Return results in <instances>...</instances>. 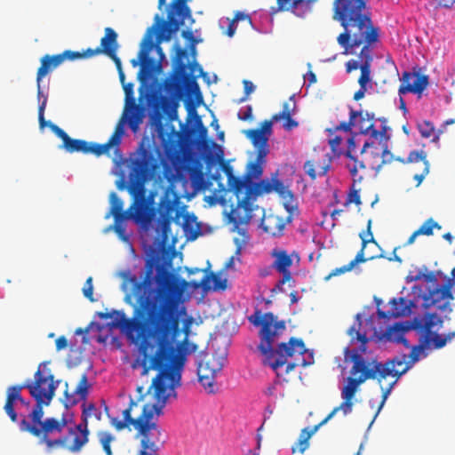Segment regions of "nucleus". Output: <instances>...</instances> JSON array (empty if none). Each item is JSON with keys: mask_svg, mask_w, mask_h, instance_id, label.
<instances>
[{"mask_svg": "<svg viewBox=\"0 0 455 455\" xmlns=\"http://www.w3.org/2000/svg\"><path fill=\"white\" fill-rule=\"evenodd\" d=\"M25 388L26 387L24 383H22L11 386L6 390V400L4 410L12 422L18 421V414L15 411L17 403H20L27 407L29 406V402L25 401L21 396V391Z\"/></svg>", "mask_w": 455, "mask_h": 455, "instance_id": "25", "label": "nucleus"}, {"mask_svg": "<svg viewBox=\"0 0 455 455\" xmlns=\"http://www.w3.org/2000/svg\"><path fill=\"white\" fill-rule=\"evenodd\" d=\"M427 85V76L405 71L401 78L398 93L400 96L406 93L421 94Z\"/></svg>", "mask_w": 455, "mask_h": 455, "instance_id": "23", "label": "nucleus"}, {"mask_svg": "<svg viewBox=\"0 0 455 455\" xmlns=\"http://www.w3.org/2000/svg\"><path fill=\"white\" fill-rule=\"evenodd\" d=\"M94 417L96 419H101V411L97 409L94 403L83 404L82 419H85V422L88 423V419Z\"/></svg>", "mask_w": 455, "mask_h": 455, "instance_id": "47", "label": "nucleus"}, {"mask_svg": "<svg viewBox=\"0 0 455 455\" xmlns=\"http://www.w3.org/2000/svg\"><path fill=\"white\" fill-rule=\"evenodd\" d=\"M189 175L190 180L195 187L198 188L204 187V174L201 168L195 167L191 169Z\"/></svg>", "mask_w": 455, "mask_h": 455, "instance_id": "49", "label": "nucleus"}, {"mask_svg": "<svg viewBox=\"0 0 455 455\" xmlns=\"http://www.w3.org/2000/svg\"><path fill=\"white\" fill-rule=\"evenodd\" d=\"M374 115L368 112L357 111L356 118L355 119V126L359 129L362 134H370L371 138L379 139L380 141L385 139L386 131L379 132L374 129L373 124Z\"/></svg>", "mask_w": 455, "mask_h": 455, "instance_id": "29", "label": "nucleus"}, {"mask_svg": "<svg viewBox=\"0 0 455 455\" xmlns=\"http://www.w3.org/2000/svg\"><path fill=\"white\" fill-rule=\"evenodd\" d=\"M347 144H348V147H347V150L345 153V156L347 158L351 159L352 161L357 162V158L355 156H353V154H352V151L355 148V138L353 136L348 138Z\"/></svg>", "mask_w": 455, "mask_h": 455, "instance_id": "56", "label": "nucleus"}, {"mask_svg": "<svg viewBox=\"0 0 455 455\" xmlns=\"http://www.w3.org/2000/svg\"><path fill=\"white\" fill-rule=\"evenodd\" d=\"M305 170L307 174L312 179L315 180L316 178V172L315 170V164L312 161H307L305 164Z\"/></svg>", "mask_w": 455, "mask_h": 455, "instance_id": "58", "label": "nucleus"}, {"mask_svg": "<svg viewBox=\"0 0 455 455\" xmlns=\"http://www.w3.org/2000/svg\"><path fill=\"white\" fill-rule=\"evenodd\" d=\"M278 196L282 199L283 207L289 213L287 216V221H291L293 215L299 213L297 199L293 193L285 185Z\"/></svg>", "mask_w": 455, "mask_h": 455, "instance_id": "36", "label": "nucleus"}, {"mask_svg": "<svg viewBox=\"0 0 455 455\" xmlns=\"http://www.w3.org/2000/svg\"><path fill=\"white\" fill-rule=\"evenodd\" d=\"M46 102H47V99L45 97L38 108V121H39V124H40L41 128H44L45 126L49 127L50 122H46L44 119V109L46 107Z\"/></svg>", "mask_w": 455, "mask_h": 455, "instance_id": "53", "label": "nucleus"}, {"mask_svg": "<svg viewBox=\"0 0 455 455\" xmlns=\"http://www.w3.org/2000/svg\"><path fill=\"white\" fill-rule=\"evenodd\" d=\"M118 48L117 34L111 28H105V36L100 40V45L95 49H87L84 51V58H91L101 53L108 56L115 62L118 71L122 70V63L116 55Z\"/></svg>", "mask_w": 455, "mask_h": 455, "instance_id": "19", "label": "nucleus"}, {"mask_svg": "<svg viewBox=\"0 0 455 455\" xmlns=\"http://www.w3.org/2000/svg\"><path fill=\"white\" fill-rule=\"evenodd\" d=\"M422 351V346H414L411 347L409 357L411 360L407 363L411 367L419 359L420 353Z\"/></svg>", "mask_w": 455, "mask_h": 455, "instance_id": "55", "label": "nucleus"}, {"mask_svg": "<svg viewBox=\"0 0 455 455\" xmlns=\"http://www.w3.org/2000/svg\"><path fill=\"white\" fill-rule=\"evenodd\" d=\"M339 405L335 407L325 419H323L318 425L315 426L312 429L308 427L303 428L299 434V436L297 442L292 445L291 451L292 453L299 452L303 453L309 446V439L315 434V432L323 425L326 424L338 411H341L343 412V409H339Z\"/></svg>", "mask_w": 455, "mask_h": 455, "instance_id": "28", "label": "nucleus"}, {"mask_svg": "<svg viewBox=\"0 0 455 455\" xmlns=\"http://www.w3.org/2000/svg\"><path fill=\"white\" fill-rule=\"evenodd\" d=\"M271 257L274 259L272 262V267L278 273L283 275L284 280H292L291 272L290 270L292 266V258L295 257L297 260H299V254L293 251L289 254L287 251L281 248H275L270 252Z\"/></svg>", "mask_w": 455, "mask_h": 455, "instance_id": "24", "label": "nucleus"}, {"mask_svg": "<svg viewBox=\"0 0 455 455\" xmlns=\"http://www.w3.org/2000/svg\"><path fill=\"white\" fill-rule=\"evenodd\" d=\"M175 49L173 70L171 76L164 80V89L170 95L180 96L186 86L190 92L196 93V99L200 102L203 100V96L196 78L204 74L203 68L196 61L188 66L183 61V59L188 56L187 50L180 48L178 44H175Z\"/></svg>", "mask_w": 455, "mask_h": 455, "instance_id": "8", "label": "nucleus"}, {"mask_svg": "<svg viewBox=\"0 0 455 455\" xmlns=\"http://www.w3.org/2000/svg\"><path fill=\"white\" fill-rule=\"evenodd\" d=\"M158 166V161L153 152L141 148L135 158L132 160L130 180L132 187L140 188L149 180Z\"/></svg>", "mask_w": 455, "mask_h": 455, "instance_id": "13", "label": "nucleus"}, {"mask_svg": "<svg viewBox=\"0 0 455 455\" xmlns=\"http://www.w3.org/2000/svg\"><path fill=\"white\" fill-rule=\"evenodd\" d=\"M83 293L85 298H87L90 301H95L93 298V285H92V277L90 276L85 281V283L83 288Z\"/></svg>", "mask_w": 455, "mask_h": 455, "instance_id": "52", "label": "nucleus"}, {"mask_svg": "<svg viewBox=\"0 0 455 455\" xmlns=\"http://www.w3.org/2000/svg\"><path fill=\"white\" fill-rule=\"evenodd\" d=\"M142 120V108L137 105L132 99L131 104L125 106L123 115L115 127L113 134L106 143L99 144L84 140L72 139L64 130L52 123H49V128L57 137L61 139V147L68 153L72 154L80 152L85 155L92 154L96 156H100L102 155H108L111 148H114L116 153L118 152L119 147L122 143V139L125 133V124H128L132 131L135 132L139 129Z\"/></svg>", "mask_w": 455, "mask_h": 455, "instance_id": "7", "label": "nucleus"}, {"mask_svg": "<svg viewBox=\"0 0 455 455\" xmlns=\"http://www.w3.org/2000/svg\"><path fill=\"white\" fill-rule=\"evenodd\" d=\"M360 64L355 60H350L346 63V69L347 73L352 72L353 70H356L357 68H360Z\"/></svg>", "mask_w": 455, "mask_h": 455, "instance_id": "63", "label": "nucleus"}, {"mask_svg": "<svg viewBox=\"0 0 455 455\" xmlns=\"http://www.w3.org/2000/svg\"><path fill=\"white\" fill-rule=\"evenodd\" d=\"M316 0H276L275 12H291L294 15L304 18L312 12L313 4Z\"/></svg>", "mask_w": 455, "mask_h": 455, "instance_id": "26", "label": "nucleus"}, {"mask_svg": "<svg viewBox=\"0 0 455 455\" xmlns=\"http://www.w3.org/2000/svg\"><path fill=\"white\" fill-rule=\"evenodd\" d=\"M347 203H354L356 205H360L362 204L358 191L353 190L352 192L349 193L347 197Z\"/></svg>", "mask_w": 455, "mask_h": 455, "instance_id": "60", "label": "nucleus"}, {"mask_svg": "<svg viewBox=\"0 0 455 455\" xmlns=\"http://www.w3.org/2000/svg\"><path fill=\"white\" fill-rule=\"evenodd\" d=\"M48 362L41 363L34 374V380L27 379L24 385L30 395L36 400L32 411L20 421L21 432L31 435H49L59 432L66 424V420H58L53 417L44 419V405H49L52 400L60 381L53 380V374L47 367Z\"/></svg>", "mask_w": 455, "mask_h": 455, "instance_id": "6", "label": "nucleus"}, {"mask_svg": "<svg viewBox=\"0 0 455 455\" xmlns=\"http://www.w3.org/2000/svg\"><path fill=\"white\" fill-rule=\"evenodd\" d=\"M90 385L88 383V378L86 374H83L74 393L69 394L68 390V383H66V390L64 392V405L68 409L70 406H74L80 401H84L87 398L89 393Z\"/></svg>", "mask_w": 455, "mask_h": 455, "instance_id": "30", "label": "nucleus"}, {"mask_svg": "<svg viewBox=\"0 0 455 455\" xmlns=\"http://www.w3.org/2000/svg\"><path fill=\"white\" fill-rule=\"evenodd\" d=\"M291 116H292L283 118V120H284L283 128L287 131H291L299 125V123L297 121H295L294 119H292Z\"/></svg>", "mask_w": 455, "mask_h": 455, "instance_id": "59", "label": "nucleus"}, {"mask_svg": "<svg viewBox=\"0 0 455 455\" xmlns=\"http://www.w3.org/2000/svg\"><path fill=\"white\" fill-rule=\"evenodd\" d=\"M396 160L403 164L416 163V162L423 161L425 164H426V161H427L426 153L424 151H416V150L411 151L409 154L408 158L406 160L402 159L400 157H397Z\"/></svg>", "mask_w": 455, "mask_h": 455, "instance_id": "50", "label": "nucleus"}, {"mask_svg": "<svg viewBox=\"0 0 455 455\" xmlns=\"http://www.w3.org/2000/svg\"><path fill=\"white\" fill-rule=\"evenodd\" d=\"M353 268L352 267H350V264H347L345 266H342L340 267H337L335 269H333L328 275H326L324 277V280L325 281H328L330 280L331 277H334V276H337V275H342V274H345L347 272H349L351 271Z\"/></svg>", "mask_w": 455, "mask_h": 455, "instance_id": "54", "label": "nucleus"}, {"mask_svg": "<svg viewBox=\"0 0 455 455\" xmlns=\"http://www.w3.org/2000/svg\"><path fill=\"white\" fill-rule=\"evenodd\" d=\"M84 58V52H74L70 50H67L60 54L49 55L46 54L41 59V66L37 69L36 73V83H37V95L38 98L42 95L41 90V81L42 79L52 72L53 69L58 68L60 64H62L66 60H75L77 59Z\"/></svg>", "mask_w": 455, "mask_h": 455, "instance_id": "17", "label": "nucleus"}, {"mask_svg": "<svg viewBox=\"0 0 455 455\" xmlns=\"http://www.w3.org/2000/svg\"><path fill=\"white\" fill-rule=\"evenodd\" d=\"M272 132V121L265 120L260 128L250 129L243 132L257 148L259 157H266L269 152L268 138Z\"/></svg>", "mask_w": 455, "mask_h": 455, "instance_id": "21", "label": "nucleus"}, {"mask_svg": "<svg viewBox=\"0 0 455 455\" xmlns=\"http://www.w3.org/2000/svg\"><path fill=\"white\" fill-rule=\"evenodd\" d=\"M224 365V358L212 355H206L197 367L198 380L208 393H214V379L216 374Z\"/></svg>", "mask_w": 455, "mask_h": 455, "instance_id": "18", "label": "nucleus"}, {"mask_svg": "<svg viewBox=\"0 0 455 455\" xmlns=\"http://www.w3.org/2000/svg\"><path fill=\"white\" fill-rule=\"evenodd\" d=\"M155 435H159L156 432H148L141 435L140 449L139 451H145L144 455H159L158 447L152 438Z\"/></svg>", "mask_w": 455, "mask_h": 455, "instance_id": "40", "label": "nucleus"}, {"mask_svg": "<svg viewBox=\"0 0 455 455\" xmlns=\"http://www.w3.org/2000/svg\"><path fill=\"white\" fill-rule=\"evenodd\" d=\"M368 0H334V20L339 21L344 31L337 38L339 44L344 48V53H351V50L363 44L360 58L361 75L358 79L360 87L367 88L371 82L370 46L379 40V28L371 21V12L367 6Z\"/></svg>", "mask_w": 455, "mask_h": 455, "instance_id": "2", "label": "nucleus"}, {"mask_svg": "<svg viewBox=\"0 0 455 455\" xmlns=\"http://www.w3.org/2000/svg\"><path fill=\"white\" fill-rule=\"evenodd\" d=\"M188 2V0H172L168 7L166 21L158 15L156 16V26L160 30L156 36L158 44L164 41H170L172 36L179 31L187 19L194 22Z\"/></svg>", "mask_w": 455, "mask_h": 455, "instance_id": "11", "label": "nucleus"}, {"mask_svg": "<svg viewBox=\"0 0 455 455\" xmlns=\"http://www.w3.org/2000/svg\"><path fill=\"white\" fill-rule=\"evenodd\" d=\"M411 331H414L411 322L396 323L387 330L386 338L389 341L401 343L408 348L410 344L404 336L405 333Z\"/></svg>", "mask_w": 455, "mask_h": 455, "instance_id": "33", "label": "nucleus"}, {"mask_svg": "<svg viewBox=\"0 0 455 455\" xmlns=\"http://www.w3.org/2000/svg\"><path fill=\"white\" fill-rule=\"evenodd\" d=\"M181 373L180 371L162 370L158 371L153 379L151 386L145 392L143 387H138L137 392L140 398L148 395L151 396L153 403H146L143 406L141 414L134 419L132 417L133 407H138L137 402L131 399L129 407L124 410V420H118L112 418L110 422L116 430H123L129 426H132L140 435L148 432H156L161 434V430L157 426V418L163 414V409L166 405L168 398L171 396L174 389L180 386Z\"/></svg>", "mask_w": 455, "mask_h": 455, "instance_id": "4", "label": "nucleus"}, {"mask_svg": "<svg viewBox=\"0 0 455 455\" xmlns=\"http://www.w3.org/2000/svg\"><path fill=\"white\" fill-rule=\"evenodd\" d=\"M453 338H455V331L450 332L447 335H441L436 332H434L431 335L429 345L427 347H432L435 349H439L443 347L447 342L451 341Z\"/></svg>", "mask_w": 455, "mask_h": 455, "instance_id": "42", "label": "nucleus"}, {"mask_svg": "<svg viewBox=\"0 0 455 455\" xmlns=\"http://www.w3.org/2000/svg\"><path fill=\"white\" fill-rule=\"evenodd\" d=\"M173 97V95H172ZM179 96H174V99H172L170 97H163L161 99V108L163 109L164 113L166 115L170 112H174L175 109H178L179 108V101L177 100Z\"/></svg>", "mask_w": 455, "mask_h": 455, "instance_id": "48", "label": "nucleus"}, {"mask_svg": "<svg viewBox=\"0 0 455 455\" xmlns=\"http://www.w3.org/2000/svg\"><path fill=\"white\" fill-rule=\"evenodd\" d=\"M345 357L347 360L353 362L350 373L352 375L360 373L357 378L348 377L347 385L344 386L341 390V398L343 399V402L339 404V409H343V413L345 415L352 411L354 405L353 398L355 397L361 384L365 382L367 379H377L379 383H381V380L388 376L395 378V380L390 383L387 387H381L383 390L382 401L375 415V417H377L394 385L399 378L411 368V365L406 362L407 355L403 354L400 356H396L392 360L386 362L385 363L377 361L367 363L357 350H349L348 348H346Z\"/></svg>", "mask_w": 455, "mask_h": 455, "instance_id": "5", "label": "nucleus"}, {"mask_svg": "<svg viewBox=\"0 0 455 455\" xmlns=\"http://www.w3.org/2000/svg\"><path fill=\"white\" fill-rule=\"evenodd\" d=\"M186 108L188 111V116L195 115V128H189L185 131V140L189 144H200L207 136V128L204 125L201 117L195 111L196 106L192 107L189 101L186 102Z\"/></svg>", "mask_w": 455, "mask_h": 455, "instance_id": "27", "label": "nucleus"}, {"mask_svg": "<svg viewBox=\"0 0 455 455\" xmlns=\"http://www.w3.org/2000/svg\"><path fill=\"white\" fill-rule=\"evenodd\" d=\"M362 321L361 315L357 314L355 316V322L352 324V326L347 330V334L351 338V341L360 342L361 343V350H365V346L368 342V338L366 333L361 331Z\"/></svg>", "mask_w": 455, "mask_h": 455, "instance_id": "38", "label": "nucleus"}, {"mask_svg": "<svg viewBox=\"0 0 455 455\" xmlns=\"http://www.w3.org/2000/svg\"><path fill=\"white\" fill-rule=\"evenodd\" d=\"M211 280L213 282V290L224 291L227 288V279L222 278L220 274L214 273H211L210 275H204L200 283H194L193 285L196 288L203 286L204 289L207 290L210 289L209 283Z\"/></svg>", "mask_w": 455, "mask_h": 455, "instance_id": "39", "label": "nucleus"}, {"mask_svg": "<svg viewBox=\"0 0 455 455\" xmlns=\"http://www.w3.org/2000/svg\"><path fill=\"white\" fill-rule=\"evenodd\" d=\"M451 276L443 285H436L429 291L424 299L426 307H435L440 310H445L448 307L450 301L453 299L451 289L455 286V276Z\"/></svg>", "mask_w": 455, "mask_h": 455, "instance_id": "20", "label": "nucleus"}, {"mask_svg": "<svg viewBox=\"0 0 455 455\" xmlns=\"http://www.w3.org/2000/svg\"><path fill=\"white\" fill-rule=\"evenodd\" d=\"M122 277L132 285L124 299L134 307L132 317L118 310L100 312L99 317L114 318L111 326L140 340L143 375L150 370L180 371L174 342L180 332L179 307L188 283L156 258L146 259L139 277L130 272Z\"/></svg>", "mask_w": 455, "mask_h": 455, "instance_id": "1", "label": "nucleus"}, {"mask_svg": "<svg viewBox=\"0 0 455 455\" xmlns=\"http://www.w3.org/2000/svg\"><path fill=\"white\" fill-rule=\"evenodd\" d=\"M243 89H244V93H245V97L243 100H245L249 96V94H251L255 90V86L249 80H243Z\"/></svg>", "mask_w": 455, "mask_h": 455, "instance_id": "61", "label": "nucleus"}, {"mask_svg": "<svg viewBox=\"0 0 455 455\" xmlns=\"http://www.w3.org/2000/svg\"><path fill=\"white\" fill-rule=\"evenodd\" d=\"M413 330L421 336L424 345H429L431 335L435 332L433 329L442 324L443 321L435 313H427L422 316H416L411 321Z\"/></svg>", "mask_w": 455, "mask_h": 455, "instance_id": "22", "label": "nucleus"}, {"mask_svg": "<svg viewBox=\"0 0 455 455\" xmlns=\"http://www.w3.org/2000/svg\"><path fill=\"white\" fill-rule=\"evenodd\" d=\"M357 111L350 109L348 122H343L340 124L335 126L333 129H327L330 135H332L338 131L350 132L352 126H355V119L356 118Z\"/></svg>", "mask_w": 455, "mask_h": 455, "instance_id": "46", "label": "nucleus"}, {"mask_svg": "<svg viewBox=\"0 0 455 455\" xmlns=\"http://www.w3.org/2000/svg\"><path fill=\"white\" fill-rule=\"evenodd\" d=\"M180 203V196L172 188H167L159 203V220L156 231L159 236L160 243H168L171 235V224L174 221L180 224L182 216L181 209H178Z\"/></svg>", "mask_w": 455, "mask_h": 455, "instance_id": "12", "label": "nucleus"}, {"mask_svg": "<svg viewBox=\"0 0 455 455\" xmlns=\"http://www.w3.org/2000/svg\"><path fill=\"white\" fill-rule=\"evenodd\" d=\"M111 201V213L113 214L116 222H121L124 220L128 218V214L126 212L123 211L124 203L123 201L116 196V193H111L110 195Z\"/></svg>", "mask_w": 455, "mask_h": 455, "instance_id": "41", "label": "nucleus"}, {"mask_svg": "<svg viewBox=\"0 0 455 455\" xmlns=\"http://www.w3.org/2000/svg\"><path fill=\"white\" fill-rule=\"evenodd\" d=\"M248 319L254 326L260 328L258 349L264 355V364L269 365L274 371L286 365L285 373H289L298 366L306 367L311 363L304 358L308 350L302 339L292 337L288 342H281L274 348L275 339L286 329L283 320H277L271 312L261 313L259 310Z\"/></svg>", "mask_w": 455, "mask_h": 455, "instance_id": "3", "label": "nucleus"}, {"mask_svg": "<svg viewBox=\"0 0 455 455\" xmlns=\"http://www.w3.org/2000/svg\"><path fill=\"white\" fill-rule=\"evenodd\" d=\"M418 129L423 138L428 139L433 136V140H437L439 139V134H435V127L429 121L425 120L422 123H419L418 124Z\"/></svg>", "mask_w": 455, "mask_h": 455, "instance_id": "45", "label": "nucleus"}, {"mask_svg": "<svg viewBox=\"0 0 455 455\" xmlns=\"http://www.w3.org/2000/svg\"><path fill=\"white\" fill-rule=\"evenodd\" d=\"M181 36L191 42V51L193 53L196 52V44L198 41L194 37L193 32L191 30H184L181 33Z\"/></svg>", "mask_w": 455, "mask_h": 455, "instance_id": "57", "label": "nucleus"}, {"mask_svg": "<svg viewBox=\"0 0 455 455\" xmlns=\"http://www.w3.org/2000/svg\"><path fill=\"white\" fill-rule=\"evenodd\" d=\"M277 172L272 175L271 180L263 179L249 186L241 195L235 196L236 211L243 209L244 216L240 218L241 222H248L251 219L254 203L259 196L275 192L279 194L283 189V182L278 179Z\"/></svg>", "mask_w": 455, "mask_h": 455, "instance_id": "10", "label": "nucleus"}, {"mask_svg": "<svg viewBox=\"0 0 455 455\" xmlns=\"http://www.w3.org/2000/svg\"><path fill=\"white\" fill-rule=\"evenodd\" d=\"M56 349L58 351L64 349L68 347V339L65 336H60L56 339Z\"/></svg>", "mask_w": 455, "mask_h": 455, "instance_id": "62", "label": "nucleus"}, {"mask_svg": "<svg viewBox=\"0 0 455 455\" xmlns=\"http://www.w3.org/2000/svg\"><path fill=\"white\" fill-rule=\"evenodd\" d=\"M371 220H368V223H367V232L364 233V232H362L360 234V238L362 239V248L361 250L357 252V254L355 255V259L349 262L350 264V267H352V268H354V267L358 264V263H363L369 259H374L375 258H380V257H383L382 255H379V256H370L368 258H366L364 256V249L366 247V245L370 243H374V244H378L377 242L375 241L374 237H373V234L371 232Z\"/></svg>", "mask_w": 455, "mask_h": 455, "instance_id": "34", "label": "nucleus"}, {"mask_svg": "<svg viewBox=\"0 0 455 455\" xmlns=\"http://www.w3.org/2000/svg\"><path fill=\"white\" fill-rule=\"evenodd\" d=\"M97 437L106 455H112L110 443L116 440L115 435L108 431L100 430L97 432Z\"/></svg>", "mask_w": 455, "mask_h": 455, "instance_id": "43", "label": "nucleus"}, {"mask_svg": "<svg viewBox=\"0 0 455 455\" xmlns=\"http://www.w3.org/2000/svg\"><path fill=\"white\" fill-rule=\"evenodd\" d=\"M332 137H331L329 139V145L331 148V151L335 154V155H341L342 154V150L340 148V145L342 143V140L343 139L339 136V135H336V134H332L331 135Z\"/></svg>", "mask_w": 455, "mask_h": 455, "instance_id": "51", "label": "nucleus"}, {"mask_svg": "<svg viewBox=\"0 0 455 455\" xmlns=\"http://www.w3.org/2000/svg\"><path fill=\"white\" fill-rule=\"evenodd\" d=\"M265 164L266 157H259V154H256V159L247 164L243 176H235L231 170L226 169L228 185L235 196L243 194V191L254 183V180H258L262 176Z\"/></svg>", "mask_w": 455, "mask_h": 455, "instance_id": "14", "label": "nucleus"}, {"mask_svg": "<svg viewBox=\"0 0 455 455\" xmlns=\"http://www.w3.org/2000/svg\"><path fill=\"white\" fill-rule=\"evenodd\" d=\"M63 419L66 420V424L59 432L51 434L49 436H44V435L34 436L38 438L39 443L45 444L49 451L55 448H66L71 452H79L89 441L88 423L85 422V419H83L80 424L69 427L67 435H62L64 428L73 421V415L63 413L58 420Z\"/></svg>", "mask_w": 455, "mask_h": 455, "instance_id": "9", "label": "nucleus"}, {"mask_svg": "<svg viewBox=\"0 0 455 455\" xmlns=\"http://www.w3.org/2000/svg\"><path fill=\"white\" fill-rule=\"evenodd\" d=\"M442 229V226L433 218L427 219L417 230H415L405 243L406 245L412 244L415 239L419 235L430 236L434 234V229Z\"/></svg>", "mask_w": 455, "mask_h": 455, "instance_id": "37", "label": "nucleus"}, {"mask_svg": "<svg viewBox=\"0 0 455 455\" xmlns=\"http://www.w3.org/2000/svg\"><path fill=\"white\" fill-rule=\"evenodd\" d=\"M391 309L388 315L393 317L407 316L411 313V307L415 306L414 302L405 298L393 299L390 300ZM380 318L387 317V313L384 311H378Z\"/></svg>", "mask_w": 455, "mask_h": 455, "instance_id": "32", "label": "nucleus"}, {"mask_svg": "<svg viewBox=\"0 0 455 455\" xmlns=\"http://www.w3.org/2000/svg\"><path fill=\"white\" fill-rule=\"evenodd\" d=\"M288 222L287 218L283 219V217L273 213L263 214L260 227L271 236H281L283 235L284 228Z\"/></svg>", "mask_w": 455, "mask_h": 455, "instance_id": "31", "label": "nucleus"}, {"mask_svg": "<svg viewBox=\"0 0 455 455\" xmlns=\"http://www.w3.org/2000/svg\"><path fill=\"white\" fill-rule=\"evenodd\" d=\"M292 99H293V96L291 97L289 101H285L283 104V109L280 113L275 114L272 116V118L270 120V121H272V124L274 122H278L281 119H283L285 117H289L294 114L296 103H295V101L292 100Z\"/></svg>", "mask_w": 455, "mask_h": 455, "instance_id": "44", "label": "nucleus"}, {"mask_svg": "<svg viewBox=\"0 0 455 455\" xmlns=\"http://www.w3.org/2000/svg\"><path fill=\"white\" fill-rule=\"evenodd\" d=\"M181 202L179 204L178 209H181L182 216V228L185 235L190 240H195L200 235V228L199 224L196 222V217L194 214H190L185 212L186 206L180 205Z\"/></svg>", "mask_w": 455, "mask_h": 455, "instance_id": "35", "label": "nucleus"}, {"mask_svg": "<svg viewBox=\"0 0 455 455\" xmlns=\"http://www.w3.org/2000/svg\"><path fill=\"white\" fill-rule=\"evenodd\" d=\"M361 154L363 156V160L360 162L361 169H371L379 171L383 164H389L394 160L393 155L387 148V138L379 140V146L374 142L366 141Z\"/></svg>", "mask_w": 455, "mask_h": 455, "instance_id": "15", "label": "nucleus"}, {"mask_svg": "<svg viewBox=\"0 0 455 455\" xmlns=\"http://www.w3.org/2000/svg\"><path fill=\"white\" fill-rule=\"evenodd\" d=\"M251 116H252V108L251 106H247L246 110L243 113L238 114V118L240 120L245 121V120L251 119Z\"/></svg>", "mask_w": 455, "mask_h": 455, "instance_id": "64", "label": "nucleus"}, {"mask_svg": "<svg viewBox=\"0 0 455 455\" xmlns=\"http://www.w3.org/2000/svg\"><path fill=\"white\" fill-rule=\"evenodd\" d=\"M159 31L160 30L157 29V27H152L148 30V33L141 43V49L139 52L138 60H132V64L133 67H136L139 64H140V74H144L147 76H151L152 74L157 72L161 68V64L155 60L153 58L149 57V52L155 47L153 36L156 33L157 35Z\"/></svg>", "mask_w": 455, "mask_h": 455, "instance_id": "16", "label": "nucleus"}]
</instances>
